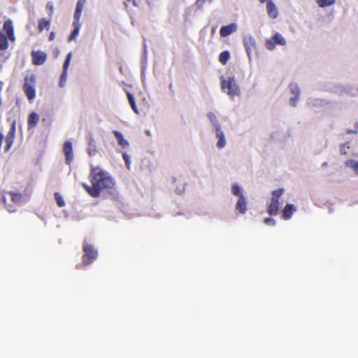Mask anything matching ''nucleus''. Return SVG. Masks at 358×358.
<instances>
[{"label":"nucleus","mask_w":358,"mask_h":358,"mask_svg":"<svg viewBox=\"0 0 358 358\" xmlns=\"http://www.w3.org/2000/svg\"><path fill=\"white\" fill-rule=\"evenodd\" d=\"M90 180L92 186L85 182L82 184V186L87 194L93 198L99 197L103 190L111 189L115 185V182L109 173L99 166L91 167Z\"/></svg>","instance_id":"f257e3e1"},{"label":"nucleus","mask_w":358,"mask_h":358,"mask_svg":"<svg viewBox=\"0 0 358 358\" xmlns=\"http://www.w3.org/2000/svg\"><path fill=\"white\" fill-rule=\"evenodd\" d=\"M3 29L7 36L0 31V50H6L8 48V38L11 41L15 40L14 27L11 20L8 19L4 22Z\"/></svg>","instance_id":"f03ea898"},{"label":"nucleus","mask_w":358,"mask_h":358,"mask_svg":"<svg viewBox=\"0 0 358 358\" xmlns=\"http://www.w3.org/2000/svg\"><path fill=\"white\" fill-rule=\"evenodd\" d=\"M36 78L34 74L27 75L24 77L22 89L27 99L30 101L36 97Z\"/></svg>","instance_id":"7ed1b4c3"},{"label":"nucleus","mask_w":358,"mask_h":358,"mask_svg":"<svg viewBox=\"0 0 358 358\" xmlns=\"http://www.w3.org/2000/svg\"><path fill=\"white\" fill-rule=\"evenodd\" d=\"M284 192L282 188L272 192L271 202L268 206L267 212L270 215H276L280 208V199Z\"/></svg>","instance_id":"20e7f679"},{"label":"nucleus","mask_w":358,"mask_h":358,"mask_svg":"<svg viewBox=\"0 0 358 358\" xmlns=\"http://www.w3.org/2000/svg\"><path fill=\"white\" fill-rule=\"evenodd\" d=\"M83 250L84 252V255L82 257L83 264L87 266L92 264L97 257V251L86 240L84 241Z\"/></svg>","instance_id":"39448f33"},{"label":"nucleus","mask_w":358,"mask_h":358,"mask_svg":"<svg viewBox=\"0 0 358 358\" xmlns=\"http://www.w3.org/2000/svg\"><path fill=\"white\" fill-rule=\"evenodd\" d=\"M221 87L223 90L226 91L231 96L239 94V87L234 78L223 80L221 83Z\"/></svg>","instance_id":"423d86ee"},{"label":"nucleus","mask_w":358,"mask_h":358,"mask_svg":"<svg viewBox=\"0 0 358 358\" xmlns=\"http://www.w3.org/2000/svg\"><path fill=\"white\" fill-rule=\"evenodd\" d=\"M286 41L282 36L279 33H276L271 38L266 40V48L268 50H271L274 49L276 45H284Z\"/></svg>","instance_id":"0eeeda50"},{"label":"nucleus","mask_w":358,"mask_h":358,"mask_svg":"<svg viewBox=\"0 0 358 358\" xmlns=\"http://www.w3.org/2000/svg\"><path fill=\"white\" fill-rule=\"evenodd\" d=\"M15 131H16L15 122H13L10 128L9 131L8 132L6 136L5 137V142H6L5 151L6 152L8 151L13 144L15 136Z\"/></svg>","instance_id":"6e6552de"},{"label":"nucleus","mask_w":358,"mask_h":358,"mask_svg":"<svg viewBox=\"0 0 358 358\" xmlns=\"http://www.w3.org/2000/svg\"><path fill=\"white\" fill-rule=\"evenodd\" d=\"M32 63L34 65L39 66L45 63L47 59V55L41 50L31 52Z\"/></svg>","instance_id":"1a4fd4ad"},{"label":"nucleus","mask_w":358,"mask_h":358,"mask_svg":"<svg viewBox=\"0 0 358 358\" xmlns=\"http://www.w3.org/2000/svg\"><path fill=\"white\" fill-rule=\"evenodd\" d=\"M63 152L67 164H70L73 159V145L70 141H66L63 145Z\"/></svg>","instance_id":"9d476101"},{"label":"nucleus","mask_w":358,"mask_h":358,"mask_svg":"<svg viewBox=\"0 0 358 358\" xmlns=\"http://www.w3.org/2000/svg\"><path fill=\"white\" fill-rule=\"evenodd\" d=\"M72 25L73 27V29L68 38L69 42L76 40V38L78 37V36L79 35L80 29L81 27V23L80 22V19L73 18V22Z\"/></svg>","instance_id":"9b49d317"},{"label":"nucleus","mask_w":358,"mask_h":358,"mask_svg":"<svg viewBox=\"0 0 358 358\" xmlns=\"http://www.w3.org/2000/svg\"><path fill=\"white\" fill-rule=\"evenodd\" d=\"M215 131L216 137L218 139L217 146L220 149L223 148L226 145V140L224 132L221 129L220 125L216 126V129H215Z\"/></svg>","instance_id":"f8f14e48"},{"label":"nucleus","mask_w":358,"mask_h":358,"mask_svg":"<svg viewBox=\"0 0 358 358\" xmlns=\"http://www.w3.org/2000/svg\"><path fill=\"white\" fill-rule=\"evenodd\" d=\"M237 29V26L235 23H231L226 26H222L220 28V34L222 37H227L235 32Z\"/></svg>","instance_id":"ddd939ff"},{"label":"nucleus","mask_w":358,"mask_h":358,"mask_svg":"<svg viewBox=\"0 0 358 358\" xmlns=\"http://www.w3.org/2000/svg\"><path fill=\"white\" fill-rule=\"evenodd\" d=\"M87 144H88V147L87 149V154L90 156L95 155L98 152L97 146H96V141H95L94 138L91 135L87 138Z\"/></svg>","instance_id":"4468645a"},{"label":"nucleus","mask_w":358,"mask_h":358,"mask_svg":"<svg viewBox=\"0 0 358 358\" xmlns=\"http://www.w3.org/2000/svg\"><path fill=\"white\" fill-rule=\"evenodd\" d=\"M266 11L268 17L271 19H275L278 17V10L273 1L266 5Z\"/></svg>","instance_id":"2eb2a0df"},{"label":"nucleus","mask_w":358,"mask_h":358,"mask_svg":"<svg viewBox=\"0 0 358 358\" xmlns=\"http://www.w3.org/2000/svg\"><path fill=\"white\" fill-rule=\"evenodd\" d=\"M296 210V208L293 204H287L282 212V218L284 220H289L291 218L293 213Z\"/></svg>","instance_id":"dca6fc26"},{"label":"nucleus","mask_w":358,"mask_h":358,"mask_svg":"<svg viewBox=\"0 0 358 358\" xmlns=\"http://www.w3.org/2000/svg\"><path fill=\"white\" fill-rule=\"evenodd\" d=\"M39 121V115L35 113L32 112L29 114L27 120V125L29 129L34 128Z\"/></svg>","instance_id":"f3484780"},{"label":"nucleus","mask_w":358,"mask_h":358,"mask_svg":"<svg viewBox=\"0 0 358 358\" xmlns=\"http://www.w3.org/2000/svg\"><path fill=\"white\" fill-rule=\"evenodd\" d=\"M236 209L241 214H244L247 210V202L244 196H241L236 205Z\"/></svg>","instance_id":"a211bd4d"},{"label":"nucleus","mask_w":358,"mask_h":358,"mask_svg":"<svg viewBox=\"0 0 358 358\" xmlns=\"http://www.w3.org/2000/svg\"><path fill=\"white\" fill-rule=\"evenodd\" d=\"M51 22L45 18H41L38 22V31L41 33L45 29L48 30L50 27Z\"/></svg>","instance_id":"6ab92c4d"},{"label":"nucleus","mask_w":358,"mask_h":358,"mask_svg":"<svg viewBox=\"0 0 358 358\" xmlns=\"http://www.w3.org/2000/svg\"><path fill=\"white\" fill-rule=\"evenodd\" d=\"M85 2H86V0H78V1L77 3H76V10L74 13L73 18H76V19L80 18Z\"/></svg>","instance_id":"aec40b11"},{"label":"nucleus","mask_w":358,"mask_h":358,"mask_svg":"<svg viewBox=\"0 0 358 358\" xmlns=\"http://www.w3.org/2000/svg\"><path fill=\"white\" fill-rule=\"evenodd\" d=\"M113 134L118 142V144L122 148H127L129 146V142L124 138V136L122 133L118 131H113Z\"/></svg>","instance_id":"412c9836"},{"label":"nucleus","mask_w":358,"mask_h":358,"mask_svg":"<svg viewBox=\"0 0 358 358\" xmlns=\"http://www.w3.org/2000/svg\"><path fill=\"white\" fill-rule=\"evenodd\" d=\"M244 47L245 48L246 52L249 57H250V55L252 52L253 49H255V42L253 39L249 38L248 40H245L244 41Z\"/></svg>","instance_id":"4be33fe9"},{"label":"nucleus","mask_w":358,"mask_h":358,"mask_svg":"<svg viewBox=\"0 0 358 358\" xmlns=\"http://www.w3.org/2000/svg\"><path fill=\"white\" fill-rule=\"evenodd\" d=\"M229 58H230V53L228 50L222 52L219 55V61L223 65H225L227 63Z\"/></svg>","instance_id":"5701e85b"},{"label":"nucleus","mask_w":358,"mask_h":358,"mask_svg":"<svg viewBox=\"0 0 358 358\" xmlns=\"http://www.w3.org/2000/svg\"><path fill=\"white\" fill-rule=\"evenodd\" d=\"M127 96L131 108L136 113H138V109L136 105L134 96L130 92H127Z\"/></svg>","instance_id":"b1692460"},{"label":"nucleus","mask_w":358,"mask_h":358,"mask_svg":"<svg viewBox=\"0 0 358 358\" xmlns=\"http://www.w3.org/2000/svg\"><path fill=\"white\" fill-rule=\"evenodd\" d=\"M316 2L320 7L324 8L333 5L335 0H316Z\"/></svg>","instance_id":"393cba45"},{"label":"nucleus","mask_w":358,"mask_h":358,"mask_svg":"<svg viewBox=\"0 0 358 358\" xmlns=\"http://www.w3.org/2000/svg\"><path fill=\"white\" fill-rule=\"evenodd\" d=\"M55 199L59 207L61 208L65 206V201L62 195L59 192L55 193Z\"/></svg>","instance_id":"a878e982"},{"label":"nucleus","mask_w":358,"mask_h":358,"mask_svg":"<svg viewBox=\"0 0 358 358\" xmlns=\"http://www.w3.org/2000/svg\"><path fill=\"white\" fill-rule=\"evenodd\" d=\"M208 118H209V120H210V122L213 124V126H214V129H216V126H217V125H220V124H218V122H217V119L216 115H215L213 113L210 112V113H208Z\"/></svg>","instance_id":"bb28decb"},{"label":"nucleus","mask_w":358,"mask_h":358,"mask_svg":"<svg viewBox=\"0 0 358 358\" xmlns=\"http://www.w3.org/2000/svg\"><path fill=\"white\" fill-rule=\"evenodd\" d=\"M71 57H72V54H71V52H69L66 55L65 61L64 62V64H63V71H68V68L69 66V64H70V62H71Z\"/></svg>","instance_id":"cd10ccee"},{"label":"nucleus","mask_w":358,"mask_h":358,"mask_svg":"<svg viewBox=\"0 0 358 358\" xmlns=\"http://www.w3.org/2000/svg\"><path fill=\"white\" fill-rule=\"evenodd\" d=\"M9 194L10 195L11 200L13 202L17 203H20L22 199V195L18 193L15 192H10Z\"/></svg>","instance_id":"c85d7f7f"},{"label":"nucleus","mask_w":358,"mask_h":358,"mask_svg":"<svg viewBox=\"0 0 358 358\" xmlns=\"http://www.w3.org/2000/svg\"><path fill=\"white\" fill-rule=\"evenodd\" d=\"M231 192L233 194L238 196L239 198L241 196H244L241 192L240 187L237 185H234L231 187Z\"/></svg>","instance_id":"c756f323"},{"label":"nucleus","mask_w":358,"mask_h":358,"mask_svg":"<svg viewBox=\"0 0 358 358\" xmlns=\"http://www.w3.org/2000/svg\"><path fill=\"white\" fill-rule=\"evenodd\" d=\"M46 9L48 10V15L51 17L54 13V4L52 1H48L47 3Z\"/></svg>","instance_id":"7c9ffc66"},{"label":"nucleus","mask_w":358,"mask_h":358,"mask_svg":"<svg viewBox=\"0 0 358 358\" xmlns=\"http://www.w3.org/2000/svg\"><path fill=\"white\" fill-rule=\"evenodd\" d=\"M347 166H350L353 170L358 173V162L350 160L346 163Z\"/></svg>","instance_id":"2f4dec72"},{"label":"nucleus","mask_w":358,"mask_h":358,"mask_svg":"<svg viewBox=\"0 0 358 358\" xmlns=\"http://www.w3.org/2000/svg\"><path fill=\"white\" fill-rule=\"evenodd\" d=\"M67 78V71H62L61 76H60V80H59V86L61 87H63L65 85V83L66 81Z\"/></svg>","instance_id":"473e14b6"},{"label":"nucleus","mask_w":358,"mask_h":358,"mask_svg":"<svg viewBox=\"0 0 358 358\" xmlns=\"http://www.w3.org/2000/svg\"><path fill=\"white\" fill-rule=\"evenodd\" d=\"M291 92L294 96H299L300 90L296 85H294L291 86Z\"/></svg>","instance_id":"72a5a7b5"},{"label":"nucleus","mask_w":358,"mask_h":358,"mask_svg":"<svg viewBox=\"0 0 358 358\" xmlns=\"http://www.w3.org/2000/svg\"><path fill=\"white\" fill-rule=\"evenodd\" d=\"M264 223L267 225H275V221L272 217H266L264 219Z\"/></svg>","instance_id":"f704fd0d"},{"label":"nucleus","mask_w":358,"mask_h":358,"mask_svg":"<svg viewBox=\"0 0 358 358\" xmlns=\"http://www.w3.org/2000/svg\"><path fill=\"white\" fill-rule=\"evenodd\" d=\"M299 96H294V97H292L290 99V105L293 107L296 106V102L299 99Z\"/></svg>","instance_id":"c9c22d12"},{"label":"nucleus","mask_w":358,"mask_h":358,"mask_svg":"<svg viewBox=\"0 0 358 358\" xmlns=\"http://www.w3.org/2000/svg\"><path fill=\"white\" fill-rule=\"evenodd\" d=\"M122 157H123V159H124L125 164H127V167L129 168V155L127 154H126V153H123Z\"/></svg>","instance_id":"e433bc0d"},{"label":"nucleus","mask_w":358,"mask_h":358,"mask_svg":"<svg viewBox=\"0 0 358 358\" xmlns=\"http://www.w3.org/2000/svg\"><path fill=\"white\" fill-rule=\"evenodd\" d=\"M206 1L211 2L212 0H196V4L197 6L201 7Z\"/></svg>","instance_id":"4c0bfd02"},{"label":"nucleus","mask_w":358,"mask_h":358,"mask_svg":"<svg viewBox=\"0 0 358 358\" xmlns=\"http://www.w3.org/2000/svg\"><path fill=\"white\" fill-rule=\"evenodd\" d=\"M55 32L54 31H51L50 33L48 39H49L50 41H53L55 39Z\"/></svg>","instance_id":"58836bf2"},{"label":"nucleus","mask_w":358,"mask_h":358,"mask_svg":"<svg viewBox=\"0 0 358 358\" xmlns=\"http://www.w3.org/2000/svg\"><path fill=\"white\" fill-rule=\"evenodd\" d=\"M262 3H266V5H268V3L270 2V1H272V0H259Z\"/></svg>","instance_id":"ea45409f"},{"label":"nucleus","mask_w":358,"mask_h":358,"mask_svg":"<svg viewBox=\"0 0 358 358\" xmlns=\"http://www.w3.org/2000/svg\"><path fill=\"white\" fill-rule=\"evenodd\" d=\"M120 72L121 73H123L122 66H120Z\"/></svg>","instance_id":"a19ab883"},{"label":"nucleus","mask_w":358,"mask_h":358,"mask_svg":"<svg viewBox=\"0 0 358 358\" xmlns=\"http://www.w3.org/2000/svg\"><path fill=\"white\" fill-rule=\"evenodd\" d=\"M169 87H170V89L172 88V84H170Z\"/></svg>","instance_id":"79ce46f5"}]
</instances>
